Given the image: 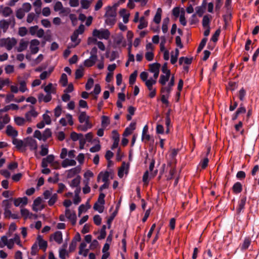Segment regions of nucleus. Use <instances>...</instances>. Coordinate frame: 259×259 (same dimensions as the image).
Returning a JSON list of instances; mask_svg holds the SVG:
<instances>
[{
    "instance_id": "obj_21",
    "label": "nucleus",
    "mask_w": 259,
    "mask_h": 259,
    "mask_svg": "<svg viewBox=\"0 0 259 259\" xmlns=\"http://www.w3.org/2000/svg\"><path fill=\"white\" fill-rule=\"evenodd\" d=\"M78 34L74 32L71 36V39L73 44L69 45V48H74L80 42V39L78 38Z\"/></svg>"
},
{
    "instance_id": "obj_17",
    "label": "nucleus",
    "mask_w": 259,
    "mask_h": 259,
    "mask_svg": "<svg viewBox=\"0 0 259 259\" xmlns=\"http://www.w3.org/2000/svg\"><path fill=\"white\" fill-rule=\"evenodd\" d=\"M206 6V0H203L201 6L197 7L195 8L196 14L199 17H201L203 14Z\"/></svg>"
},
{
    "instance_id": "obj_13",
    "label": "nucleus",
    "mask_w": 259,
    "mask_h": 259,
    "mask_svg": "<svg viewBox=\"0 0 259 259\" xmlns=\"http://www.w3.org/2000/svg\"><path fill=\"white\" fill-rule=\"evenodd\" d=\"M12 12L13 11L10 7L3 6H0V14L3 17H8L11 15Z\"/></svg>"
},
{
    "instance_id": "obj_38",
    "label": "nucleus",
    "mask_w": 259,
    "mask_h": 259,
    "mask_svg": "<svg viewBox=\"0 0 259 259\" xmlns=\"http://www.w3.org/2000/svg\"><path fill=\"white\" fill-rule=\"evenodd\" d=\"M169 22V19L167 17L163 20L162 25V30L164 33H165L168 31V25Z\"/></svg>"
},
{
    "instance_id": "obj_27",
    "label": "nucleus",
    "mask_w": 259,
    "mask_h": 259,
    "mask_svg": "<svg viewBox=\"0 0 259 259\" xmlns=\"http://www.w3.org/2000/svg\"><path fill=\"white\" fill-rule=\"evenodd\" d=\"M156 80H157L152 79V78H150L148 79V81H146L145 85L148 88L149 92L156 90L155 88L153 87V85L156 84Z\"/></svg>"
},
{
    "instance_id": "obj_53",
    "label": "nucleus",
    "mask_w": 259,
    "mask_h": 259,
    "mask_svg": "<svg viewBox=\"0 0 259 259\" xmlns=\"http://www.w3.org/2000/svg\"><path fill=\"white\" fill-rule=\"evenodd\" d=\"M49 112V111H47L46 113L42 115V118L46 124H50L51 123V119L50 116L47 114Z\"/></svg>"
},
{
    "instance_id": "obj_34",
    "label": "nucleus",
    "mask_w": 259,
    "mask_h": 259,
    "mask_svg": "<svg viewBox=\"0 0 259 259\" xmlns=\"http://www.w3.org/2000/svg\"><path fill=\"white\" fill-rule=\"evenodd\" d=\"M81 177L79 176H76L74 179H73L70 183V186L72 188L77 187L80 182Z\"/></svg>"
},
{
    "instance_id": "obj_5",
    "label": "nucleus",
    "mask_w": 259,
    "mask_h": 259,
    "mask_svg": "<svg viewBox=\"0 0 259 259\" xmlns=\"http://www.w3.org/2000/svg\"><path fill=\"white\" fill-rule=\"evenodd\" d=\"M160 67V64L158 63H154L149 65V71L154 73L152 79L157 80L159 73Z\"/></svg>"
},
{
    "instance_id": "obj_42",
    "label": "nucleus",
    "mask_w": 259,
    "mask_h": 259,
    "mask_svg": "<svg viewBox=\"0 0 259 259\" xmlns=\"http://www.w3.org/2000/svg\"><path fill=\"white\" fill-rule=\"evenodd\" d=\"M91 4H92V1L81 0L80 1L81 8L82 9H88L90 8Z\"/></svg>"
},
{
    "instance_id": "obj_50",
    "label": "nucleus",
    "mask_w": 259,
    "mask_h": 259,
    "mask_svg": "<svg viewBox=\"0 0 259 259\" xmlns=\"http://www.w3.org/2000/svg\"><path fill=\"white\" fill-rule=\"evenodd\" d=\"M43 141H46L48 138L51 137L52 136V132L50 129L47 128L45 130L43 134Z\"/></svg>"
},
{
    "instance_id": "obj_57",
    "label": "nucleus",
    "mask_w": 259,
    "mask_h": 259,
    "mask_svg": "<svg viewBox=\"0 0 259 259\" xmlns=\"http://www.w3.org/2000/svg\"><path fill=\"white\" fill-rule=\"evenodd\" d=\"M92 127V124L90 123V126L87 125V123H85L83 125H80L78 126L77 128L79 131L85 132L88 129L91 128Z\"/></svg>"
},
{
    "instance_id": "obj_24",
    "label": "nucleus",
    "mask_w": 259,
    "mask_h": 259,
    "mask_svg": "<svg viewBox=\"0 0 259 259\" xmlns=\"http://www.w3.org/2000/svg\"><path fill=\"white\" fill-rule=\"evenodd\" d=\"M52 95L50 94H47L45 95L43 94H39L38 96V99L39 102H44L45 103H48L50 102L52 100Z\"/></svg>"
},
{
    "instance_id": "obj_22",
    "label": "nucleus",
    "mask_w": 259,
    "mask_h": 259,
    "mask_svg": "<svg viewBox=\"0 0 259 259\" xmlns=\"http://www.w3.org/2000/svg\"><path fill=\"white\" fill-rule=\"evenodd\" d=\"M28 45V41L22 39L19 42V46L17 48V51L21 52L26 50Z\"/></svg>"
},
{
    "instance_id": "obj_64",
    "label": "nucleus",
    "mask_w": 259,
    "mask_h": 259,
    "mask_svg": "<svg viewBox=\"0 0 259 259\" xmlns=\"http://www.w3.org/2000/svg\"><path fill=\"white\" fill-rule=\"evenodd\" d=\"M62 113V108L60 105L57 106L54 109V115L56 117H59Z\"/></svg>"
},
{
    "instance_id": "obj_16",
    "label": "nucleus",
    "mask_w": 259,
    "mask_h": 259,
    "mask_svg": "<svg viewBox=\"0 0 259 259\" xmlns=\"http://www.w3.org/2000/svg\"><path fill=\"white\" fill-rule=\"evenodd\" d=\"M28 199L26 197H19L15 199L14 201V205L16 206H23L27 204Z\"/></svg>"
},
{
    "instance_id": "obj_6",
    "label": "nucleus",
    "mask_w": 259,
    "mask_h": 259,
    "mask_svg": "<svg viewBox=\"0 0 259 259\" xmlns=\"http://www.w3.org/2000/svg\"><path fill=\"white\" fill-rule=\"evenodd\" d=\"M65 214L66 218L71 222L73 225L76 224V215L74 210L66 208L65 211Z\"/></svg>"
},
{
    "instance_id": "obj_2",
    "label": "nucleus",
    "mask_w": 259,
    "mask_h": 259,
    "mask_svg": "<svg viewBox=\"0 0 259 259\" xmlns=\"http://www.w3.org/2000/svg\"><path fill=\"white\" fill-rule=\"evenodd\" d=\"M93 36L96 37L100 39H108L110 35L109 31L107 29H94L93 31Z\"/></svg>"
},
{
    "instance_id": "obj_56",
    "label": "nucleus",
    "mask_w": 259,
    "mask_h": 259,
    "mask_svg": "<svg viewBox=\"0 0 259 259\" xmlns=\"http://www.w3.org/2000/svg\"><path fill=\"white\" fill-rule=\"evenodd\" d=\"M104 204L96 203L94 205V209L98 211L99 213H102L104 210Z\"/></svg>"
},
{
    "instance_id": "obj_62",
    "label": "nucleus",
    "mask_w": 259,
    "mask_h": 259,
    "mask_svg": "<svg viewBox=\"0 0 259 259\" xmlns=\"http://www.w3.org/2000/svg\"><path fill=\"white\" fill-rule=\"evenodd\" d=\"M25 12L21 8L19 9L16 13V16L19 19H22L25 16Z\"/></svg>"
},
{
    "instance_id": "obj_10",
    "label": "nucleus",
    "mask_w": 259,
    "mask_h": 259,
    "mask_svg": "<svg viewBox=\"0 0 259 259\" xmlns=\"http://www.w3.org/2000/svg\"><path fill=\"white\" fill-rule=\"evenodd\" d=\"M42 199L40 197H37L33 202L32 209L35 211H38L43 209L44 206L41 204Z\"/></svg>"
},
{
    "instance_id": "obj_54",
    "label": "nucleus",
    "mask_w": 259,
    "mask_h": 259,
    "mask_svg": "<svg viewBox=\"0 0 259 259\" xmlns=\"http://www.w3.org/2000/svg\"><path fill=\"white\" fill-rule=\"evenodd\" d=\"M135 110L136 109L133 106H130L128 107V112L129 114L126 116L127 120H131L132 119V116L134 114Z\"/></svg>"
},
{
    "instance_id": "obj_47",
    "label": "nucleus",
    "mask_w": 259,
    "mask_h": 259,
    "mask_svg": "<svg viewBox=\"0 0 259 259\" xmlns=\"http://www.w3.org/2000/svg\"><path fill=\"white\" fill-rule=\"evenodd\" d=\"M41 150L40 151V154L42 156H46L48 154L49 152L48 146L47 145H42L40 146Z\"/></svg>"
},
{
    "instance_id": "obj_40",
    "label": "nucleus",
    "mask_w": 259,
    "mask_h": 259,
    "mask_svg": "<svg viewBox=\"0 0 259 259\" xmlns=\"http://www.w3.org/2000/svg\"><path fill=\"white\" fill-rule=\"evenodd\" d=\"M142 140L145 143L150 142L152 144H153L154 142L153 137H151L148 134H146L145 135H142Z\"/></svg>"
},
{
    "instance_id": "obj_14",
    "label": "nucleus",
    "mask_w": 259,
    "mask_h": 259,
    "mask_svg": "<svg viewBox=\"0 0 259 259\" xmlns=\"http://www.w3.org/2000/svg\"><path fill=\"white\" fill-rule=\"evenodd\" d=\"M78 120L80 123H86L90 126V117L86 114L85 112H81L78 117Z\"/></svg>"
},
{
    "instance_id": "obj_25",
    "label": "nucleus",
    "mask_w": 259,
    "mask_h": 259,
    "mask_svg": "<svg viewBox=\"0 0 259 259\" xmlns=\"http://www.w3.org/2000/svg\"><path fill=\"white\" fill-rule=\"evenodd\" d=\"M119 14L123 18V21L124 23H127L128 21L130 13H128L126 9H122L120 10Z\"/></svg>"
},
{
    "instance_id": "obj_12",
    "label": "nucleus",
    "mask_w": 259,
    "mask_h": 259,
    "mask_svg": "<svg viewBox=\"0 0 259 259\" xmlns=\"http://www.w3.org/2000/svg\"><path fill=\"white\" fill-rule=\"evenodd\" d=\"M6 133L8 136L11 137L13 139L17 137L18 134V131L11 125H7Z\"/></svg>"
},
{
    "instance_id": "obj_30",
    "label": "nucleus",
    "mask_w": 259,
    "mask_h": 259,
    "mask_svg": "<svg viewBox=\"0 0 259 259\" xmlns=\"http://www.w3.org/2000/svg\"><path fill=\"white\" fill-rule=\"evenodd\" d=\"M37 16L33 12L29 13L26 18V21L28 23H32L33 21H37Z\"/></svg>"
},
{
    "instance_id": "obj_20",
    "label": "nucleus",
    "mask_w": 259,
    "mask_h": 259,
    "mask_svg": "<svg viewBox=\"0 0 259 259\" xmlns=\"http://www.w3.org/2000/svg\"><path fill=\"white\" fill-rule=\"evenodd\" d=\"M45 92L47 94L51 95L52 94H55L56 93V87L55 85H53L52 83H49L44 88Z\"/></svg>"
},
{
    "instance_id": "obj_36",
    "label": "nucleus",
    "mask_w": 259,
    "mask_h": 259,
    "mask_svg": "<svg viewBox=\"0 0 259 259\" xmlns=\"http://www.w3.org/2000/svg\"><path fill=\"white\" fill-rule=\"evenodd\" d=\"M232 189L235 193H239L242 190V186L240 182H236L234 184Z\"/></svg>"
},
{
    "instance_id": "obj_48",
    "label": "nucleus",
    "mask_w": 259,
    "mask_h": 259,
    "mask_svg": "<svg viewBox=\"0 0 259 259\" xmlns=\"http://www.w3.org/2000/svg\"><path fill=\"white\" fill-rule=\"evenodd\" d=\"M67 245H64L63 248L60 249L59 250V257L61 259H65L66 255H67V251L65 249Z\"/></svg>"
},
{
    "instance_id": "obj_41",
    "label": "nucleus",
    "mask_w": 259,
    "mask_h": 259,
    "mask_svg": "<svg viewBox=\"0 0 259 259\" xmlns=\"http://www.w3.org/2000/svg\"><path fill=\"white\" fill-rule=\"evenodd\" d=\"M26 121V118L25 119L21 117L16 116L14 117V121L15 123L19 126L23 125Z\"/></svg>"
},
{
    "instance_id": "obj_60",
    "label": "nucleus",
    "mask_w": 259,
    "mask_h": 259,
    "mask_svg": "<svg viewBox=\"0 0 259 259\" xmlns=\"http://www.w3.org/2000/svg\"><path fill=\"white\" fill-rule=\"evenodd\" d=\"M67 75L65 73H63L61 75V78L60 80V82L61 83V84L64 87L66 86L67 83Z\"/></svg>"
},
{
    "instance_id": "obj_31",
    "label": "nucleus",
    "mask_w": 259,
    "mask_h": 259,
    "mask_svg": "<svg viewBox=\"0 0 259 259\" xmlns=\"http://www.w3.org/2000/svg\"><path fill=\"white\" fill-rule=\"evenodd\" d=\"M110 123V120L108 116L103 115L101 117V126L103 128H106Z\"/></svg>"
},
{
    "instance_id": "obj_19",
    "label": "nucleus",
    "mask_w": 259,
    "mask_h": 259,
    "mask_svg": "<svg viewBox=\"0 0 259 259\" xmlns=\"http://www.w3.org/2000/svg\"><path fill=\"white\" fill-rule=\"evenodd\" d=\"M136 128V123L135 122H132L130 124V125L127 127L123 134V137H126L130 135H131L133 131L135 130Z\"/></svg>"
},
{
    "instance_id": "obj_58",
    "label": "nucleus",
    "mask_w": 259,
    "mask_h": 259,
    "mask_svg": "<svg viewBox=\"0 0 259 259\" xmlns=\"http://www.w3.org/2000/svg\"><path fill=\"white\" fill-rule=\"evenodd\" d=\"M31 8L32 7L30 3H25L23 4L21 9L25 13H27L31 10Z\"/></svg>"
},
{
    "instance_id": "obj_61",
    "label": "nucleus",
    "mask_w": 259,
    "mask_h": 259,
    "mask_svg": "<svg viewBox=\"0 0 259 259\" xmlns=\"http://www.w3.org/2000/svg\"><path fill=\"white\" fill-rule=\"evenodd\" d=\"M63 5L61 2H57L54 6V10L55 12H59L63 9Z\"/></svg>"
},
{
    "instance_id": "obj_29",
    "label": "nucleus",
    "mask_w": 259,
    "mask_h": 259,
    "mask_svg": "<svg viewBox=\"0 0 259 259\" xmlns=\"http://www.w3.org/2000/svg\"><path fill=\"white\" fill-rule=\"evenodd\" d=\"M37 240L38 241V244L39 248L45 250L48 246L47 242L46 241L44 240L42 238V237L40 236H39L37 237Z\"/></svg>"
},
{
    "instance_id": "obj_63",
    "label": "nucleus",
    "mask_w": 259,
    "mask_h": 259,
    "mask_svg": "<svg viewBox=\"0 0 259 259\" xmlns=\"http://www.w3.org/2000/svg\"><path fill=\"white\" fill-rule=\"evenodd\" d=\"M207 40V39L206 38H204L201 40V41L200 43L199 44V45L198 47V49H197L198 52H200L203 49V48L204 47V46L206 45Z\"/></svg>"
},
{
    "instance_id": "obj_52",
    "label": "nucleus",
    "mask_w": 259,
    "mask_h": 259,
    "mask_svg": "<svg viewBox=\"0 0 259 259\" xmlns=\"http://www.w3.org/2000/svg\"><path fill=\"white\" fill-rule=\"evenodd\" d=\"M83 136V135L82 134H77L75 132L71 133V135H70L71 139L74 141L79 140L81 138H82Z\"/></svg>"
},
{
    "instance_id": "obj_4",
    "label": "nucleus",
    "mask_w": 259,
    "mask_h": 259,
    "mask_svg": "<svg viewBox=\"0 0 259 259\" xmlns=\"http://www.w3.org/2000/svg\"><path fill=\"white\" fill-rule=\"evenodd\" d=\"M17 44L14 38H7L2 40V46L5 47L7 50H11Z\"/></svg>"
},
{
    "instance_id": "obj_1",
    "label": "nucleus",
    "mask_w": 259,
    "mask_h": 259,
    "mask_svg": "<svg viewBox=\"0 0 259 259\" xmlns=\"http://www.w3.org/2000/svg\"><path fill=\"white\" fill-rule=\"evenodd\" d=\"M116 13L115 10L111 7L108 6L106 8L105 23L110 26H113L116 22Z\"/></svg>"
},
{
    "instance_id": "obj_51",
    "label": "nucleus",
    "mask_w": 259,
    "mask_h": 259,
    "mask_svg": "<svg viewBox=\"0 0 259 259\" xmlns=\"http://www.w3.org/2000/svg\"><path fill=\"white\" fill-rule=\"evenodd\" d=\"M251 243V240L249 238H245L241 245V248L242 250L247 249Z\"/></svg>"
},
{
    "instance_id": "obj_26",
    "label": "nucleus",
    "mask_w": 259,
    "mask_h": 259,
    "mask_svg": "<svg viewBox=\"0 0 259 259\" xmlns=\"http://www.w3.org/2000/svg\"><path fill=\"white\" fill-rule=\"evenodd\" d=\"M172 87L173 85H170V84L169 83H168L167 85H163L161 88L160 91L161 94L169 96L172 90Z\"/></svg>"
},
{
    "instance_id": "obj_32",
    "label": "nucleus",
    "mask_w": 259,
    "mask_h": 259,
    "mask_svg": "<svg viewBox=\"0 0 259 259\" xmlns=\"http://www.w3.org/2000/svg\"><path fill=\"white\" fill-rule=\"evenodd\" d=\"M54 240L58 244H61L62 242V234L60 231H57L53 234Z\"/></svg>"
},
{
    "instance_id": "obj_33",
    "label": "nucleus",
    "mask_w": 259,
    "mask_h": 259,
    "mask_svg": "<svg viewBox=\"0 0 259 259\" xmlns=\"http://www.w3.org/2000/svg\"><path fill=\"white\" fill-rule=\"evenodd\" d=\"M97 60V58L90 56V58L84 61V64L87 67L92 66Z\"/></svg>"
},
{
    "instance_id": "obj_49",
    "label": "nucleus",
    "mask_w": 259,
    "mask_h": 259,
    "mask_svg": "<svg viewBox=\"0 0 259 259\" xmlns=\"http://www.w3.org/2000/svg\"><path fill=\"white\" fill-rule=\"evenodd\" d=\"M210 18L208 15L204 16L202 19V25L204 28L209 27Z\"/></svg>"
},
{
    "instance_id": "obj_59",
    "label": "nucleus",
    "mask_w": 259,
    "mask_h": 259,
    "mask_svg": "<svg viewBox=\"0 0 259 259\" xmlns=\"http://www.w3.org/2000/svg\"><path fill=\"white\" fill-rule=\"evenodd\" d=\"M106 226L105 225H103L102 226V228L100 231V235L98 237V239H99V240H101V239H104L105 236H106Z\"/></svg>"
},
{
    "instance_id": "obj_28",
    "label": "nucleus",
    "mask_w": 259,
    "mask_h": 259,
    "mask_svg": "<svg viewBox=\"0 0 259 259\" xmlns=\"http://www.w3.org/2000/svg\"><path fill=\"white\" fill-rule=\"evenodd\" d=\"M170 74H161L159 79V82L162 85H165L166 82L168 81L170 78Z\"/></svg>"
},
{
    "instance_id": "obj_9",
    "label": "nucleus",
    "mask_w": 259,
    "mask_h": 259,
    "mask_svg": "<svg viewBox=\"0 0 259 259\" xmlns=\"http://www.w3.org/2000/svg\"><path fill=\"white\" fill-rule=\"evenodd\" d=\"M25 146H28L31 150H36L37 144L35 140L32 138H27L25 140Z\"/></svg>"
},
{
    "instance_id": "obj_45",
    "label": "nucleus",
    "mask_w": 259,
    "mask_h": 259,
    "mask_svg": "<svg viewBox=\"0 0 259 259\" xmlns=\"http://www.w3.org/2000/svg\"><path fill=\"white\" fill-rule=\"evenodd\" d=\"M138 72L137 70H135L133 73H132L130 76L129 78V83L131 85H133L135 83L136 78L137 77Z\"/></svg>"
},
{
    "instance_id": "obj_11",
    "label": "nucleus",
    "mask_w": 259,
    "mask_h": 259,
    "mask_svg": "<svg viewBox=\"0 0 259 259\" xmlns=\"http://www.w3.org/2000/svg\"><path fill=\"white\" fill-rule=\"evenodd\" d=\"M129 168V164L125 162H122L121 166L119 168L118 172V176L121 178L123 177L124 174H127Z\"/></svg>"
},
{
    "instance_id": "obj_23",
    "label": "nucleus",
    "mask_w": 259,
    "mask_h": 259,
    "mask_svg": "<svg viewBox=\"0 0 259 259\" xmlns=\"http://www.w3.org/2000/svg\"><path fill=\"white\" fill-rule=\"evenodd\" d=\"M80 168L79 167H74L67 171V178H71L75 176L76 174L80 172Z\"/></svg>"
},
{
    "instance_id": "obj_15",
    "label": "nucleus",
    "mask_w": 259,
    "mask_h": 259,
    "mask_svg": "<svg viewBox=\"0 0 259 259\" xmlns=\"http://www.w3.org/2000/svg\"><path fill=\"white\" fill-rule=\"evenodd\" d=\"M76 164V161L74 159L71 158H65L62 162V166L66 168L68 166H75Z\"/></svg>"
},
{
    "instance_id": "obj_35",
    "label": "nucleus",
    "mask_w": 259,
    "mask_h": 259,
    "mask_svg": "<svg viewBox=\"0 0 259 259\" xmlns=\"http://www.w3.org/2000/svg\"><path fill=\"white\" fill-rule=\"evenodd\" d=\"M12 142L18 149H21L22 147L25 146V145L22 140L17 139L16 138L13 139Z\"/></svg>"
},
{
    "instance_id": "obj_18",
    "label": "nucleus",
    "mask_w": 259,
    "mask_h": 259,
    "mask_svg": "<svg viewBox=\"0 0 259 259\" xmlns=\"http://www.w3.org/2000/svg\"><path fill=\"white\" fill-rule=\"evenodd\" d=\"M110 174V172L109 171L101 172L97 178L98 182H99L100 180L102 179V181L104 183L109 182Z\"/></svg>"
},
{
    "instance_id": "obj_39",
    "label": "nucleus",
    "mask_w": 259,
    "mask_h": 259,
    "mask_svg": "<svg viewBox=\"0 0 259 259\" xmlns=\"http://www.w3.org/2000/svg\"><path fill=\"white\" fill-rule=\"evenodd\" d=\"M19 83L20 85L19 89L21 92L24 93L28 90V89L26 86V81L25 80H19Z\"/></svg>"
},
{
    "instance_id": "obj_7",
    "label": "nucleus",
    "mask_w": 259,
    "mask_h": 259,
    "mask_svg": "<svg viewBox=\"0 0 259 259\" xmlns=\"http://www.w3.org/2000/svg\"><path fill=\"white\" fill-rule=\"evenodd\" d=\"M30 44V50L31 54H36L39 51V41L36 39H34L31 40Z\"/></svg>"
},
{
    "instance_id": "obj_8",
    "label": "nucleus",
    "mask_w": 259,
    "mask_h": 259,
    "mask_svg": "<svg viewBox=\"0 0 259 259\" xmlns=\"http://www.w3.org/2000/svg\"><path fill=\"white\" fill-rule=\"evenodd\" d=\"M38 112L32 107L31 109L25 113V117L26 121L30 122L38 115Z\"/></svg>"
},
{
    "instance_id": "obj_43",
    "label": "nucleus",
    "mask_w": 259,
    "mask_h": 259,
    "mask_svg": "<svg viewBox=\"0 0 259 259\" xmlns=\"http://www.w3.org/2000/svg\"><path fill=\"white\" fill-rule=\"evenodd\" d=\"M161 9L160 8H158L154 18V21L157 24L159 23L161 21Z\"/></svg>"
},
{
    "instance_id": "obj_37",
    "label": "nucleus",
    "mask_w": 259,
    "mask_h": 259,
    "mask_svg": "<svg viewBox=\"0 0 259 259\" xmlns=\"http://www.w3.org/2000/svg\"><path fill=\"white\" fill-rule=\"evenodd\" d=\"M246 200V198L244 197V198H242L239 201V204H238V207L237 209V211L238 213H240L244 208V206L245 204Z\"/></svg>"
},
{
    "instance_id": "obj_55",
    "label": "nucleus",
    "mask_w": 259,
    "mask_h": 259,
    "mask_svg": "<svg viewBox=\"0 0 259 259\" xmlns=\"http://www.w3.org/2000/svg\"><path fill=\"white\" fill-rule=\"evenodd\" d=\"M192 62V59L182 57L179 59V63L182 65L183 63L186 64H190Z\"/></svg>"
},
{
    "instance_id": "obj_46",
    "label": "nucleus",
    "mask_w": 259,
    "mask_h": 259,
    "mask_svg": "<svg viewBox=\"0 0 259 259\" xmlns=\"http://www.w3.org/2000/svg\"><path fill=\"white\" fill-rule=\"evenodd\" d=\"M148 25L147 22L145 20L144 17H142L140 19V24L138 27L139 29H142L146 28Z\"/></svg>"
},
{
    "instance_id": "obj_3",
    "label": "nucleus",
    "mask_w": 259,
    "mask_h": 259,
    "mask_svg": "<svg viewBox=\"0 0 259 259\" xmlns=\"http://www.w3.org/2000/svg\"><path fill=\"white\" fill-rule=\"evenodd\" d=\"M49 164L55 168H56L57 166L59 165L58 162L55 161V156L53 154L49 155L42 159L41 167L48 166Z\"/></svg>"
},
{
    "instance_id": "obj_44",
    "label": "nucleus",
    "mask_w": 259,
    "mask_h": 259,
    "mask_svg": "<svg viewBox=\"0 0 259 259\" xmlns=\"http://www.w3.org/2000/svg\"><path fill=\"white\" fill-rule=\"evenodd\" d=\"M9 243V240L8 239V237L7 236H3L0 240V247L3 248L5 246L8 247V244Z\"/></svg>"
}]
</instances>
